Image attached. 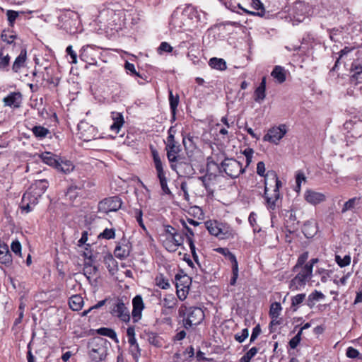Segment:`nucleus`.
Masks as SVG:
<instances>
[{
  "label": "nucleus",
  "instance_id": "nucleus-42",
  "mask_svg": "<svg viewBox=\"0 0 362 362\" xmlns=\"http://www.w3.org/2000/svg\"><path fill=\"white\" fill-rule=\"evenodd\" d=\"M10 57L8 54L6 55L4 54L3 49L0 50V69L5 70L8 69V66L9 65Z\"/></svg>",
  "mask_w": 362,
  "mask_h": 362
},
{
  "label": "nucleus",
  "instance_id": "nucleus-7",
  "mask_svg": "<svg viewBox=\"0 0 362 362\" xmlns=\"http://www.w3.org/2000/svg\"><path fill=\"white\" fill-rule=\"evenodd\" d=\"M122 200L118 197L105 198L98 204L99 212L107 214L111 211H117L122 206Z\"/></svg>",
  "mask_w": 362,
  "mask_h": 362
},
{
  "label": "nucleus",
  "instance_id": "nucleus-47",
  "mask_svg": "<svg viewBox=\"0 0 362 362\" xmlns=\"http://www.w3.org/2000/svg\"><path fill=\"white\" fill-rule=\"evenodd\" d=\"M6 16L9 25L13 26L15 21L19 16V12L13 10H8L6 12Z\"/></svg>",
  "mask_w": 362,
  "mask_h": 362
},
{
  "label": "nucleus",
  "instance_id": "nucleus-31",
  "mask_svg": "<svg viewBox=\"0 0 362 362\" xmlns=\"http://www.w3.org/2000/svg\"><path fill=\"white\" fill-rule=\"evenodd\" d=\"M48 187V182L46 180H37L31 187L34 191L41 197Z\"/></svg>",
  "mask_w": 362,
  "mask_h": 362
},
{
  "label": "nucleus",
  "instance_id": "nucleus-10",
  "mask_svg": "<svg viewBox=\"0 0 362 362\" xmlns=\"http://www.w3.org/2000/svg\"><path fill=\"white\" fill-rule=\"evenodd\" d=\"M287 132L286 126L281 124L279 127H273L268 130L263 137L264 141H269L277 144Z\"/></svg>",
  "mask_w": 362,
  "mask_h": 362
},
{
  "label": "nucleus",
  "instance_id": "nucleus-27",
  "mask_svg": "<svg viewBox=\"0 0 362 362\" xmlns=\"http://www.w3.org/2000/svg\"><path fill=\"white\" fill-rule=\"evenodd\" d=\"M146 335L148 343L155 347L160 348L164 345L163 339L156 333L148 332L146 333Z\"/></svg>",
  "mask_w": 362,
  "mask_h": 362
},
{
  "label": "nucleus",
  "instance_id": "nucleus-26",
  "mask_svg": "<svg viewBox=\"0 0 362 362\" xmlns=\"http://www.w3.org/2000/svg\"><path fill=\"white\" fill-rule=\"evenodd\" d=\"M27 52L26 50L23 49L21 52L20 54L16 58L12 66V70L14 72L18 73L22 67L25 66Z\"/></svg>",
  "mask_w": 362,
  "mask_h": 362
},
{
  "label": "nucleus",
  "instance_id": "nucleus-17",
  "mask_svg": "<svg viewBox=\"0 0 362 362\" xmlns=\"http://www.w3.org/2000/svg\"><path fill=\"white\" fill-rule=\"evenodd\" d=\"M132 250V245L130 243L123 239L119 242L114 250L115 256L120 259L127 257Z\"/></svg>",
  "mask_w": 362,
  "mask_h": 362
},
{
  "label": "nucleus",
  "instance_id": "nucleus-48",
  "mask_svg": "<svg viewBox=\"0 0 362 362\" xmlns=\"http://www.w3.org/2000/svg\"><path fill=\"white\" fill-rule=\"evenodd\" d=\"M305 298V293H299L291 298V305L293 307H297L303 302Z\"/></svg>",
  "mask_w": 362,
  "mask_h": 362
},
{
  "label": "nucleus",
  "instance_id": "nucleus-25",
  "mask_svg": "<svg viewBox=\"0 0 362 362\" xmlns=\"http://www.w3.org/2000/svg\"><path fill=\"white\" fill-rule=\"evenodd\" d=\"M112 119L113 123L110 126V129L117 134L124 122L123 115L119 112H112Z\"/></svg>",
  "mask_w": 362,
  "mask_h": 362
},
{
  "label": "nucleus",
  "instance_id": "nucleus-20",
  "mask_svg": "<svg viewBox=\"0 0 362 362\" xmlns=\"http://www.w3.org/2000/svg\"><path fill=\"white\" fill-rule=\"evenodd\" d=\"M22 100V95L19 92L11 93L6 98H4V102L6 105L18 107L21 105Z\"/></svg>",
  "mask_w": 362,
  "mask_h": 362
},
{
  "label": "nucleus",
  "instance_id": "nucleus-64",
  "mask_svg": "<svg viewBox=\"0 0 362 362\" xmlns=\"http://www.w3.org/2000/svg\"><path fill=\"white\" fill-rule=\"evenodd\" d=\"M158 49L161 52H170L173 50V47L168 42H163L160 45Z\"/></svg>",
  "mask_w": 362,
  "mask_h": 362
},
{
  "label": "nucleus",
  "instance_id": "nucleus-5",
  "mask_svg": "<svg viewBox=\"0 0 362 362\" xmlns=\"http://www.w3.org/2000/svg\"><path fill=\"white\" fill-rule=\"evenodd\" d=\"M152 154H153V162H154V165H155V168H156V173H157V177L159 180L162 191L165 194H170L171 191L170 190V189L168 187V180L165 177V173L163 170V163L160 158L158 153L156 150H154L152 151Z\"/></svg>",
  "mask_w": 362,
  "mask_h": 362
},
{
  "label": "nucleus",
  "instance_id": "nucleus-54",
  "mask_svg": "<svg viewBox=\"0 0 362 362\" xmlns=\"http://www.w3.org/2000/svg\"><path fill=\"white\" fill-rule=\"evenodd\" d=\"M187 242H188V244H189V248H190L192 257H193L194 261L197 262V260H198V255H197V254L196 252V247H195V245L194 244L192 238H191L189 236H187Z\"/></svg>",
  "mask_w": 362,
  "mask_h": 362
},
{
  "label": "nucleus",
  "instance_id": "nucleus-2",
  "mask_svg": "<svg viewBox=\"0 0 362 362\" xmlns=\"http://www.w3.org/2000/svg\"><path fill=\"white\" fill-rule=\"evenodd\" d=\"M42 161L45 164L54 168L59 172L64 173H69L71 172L74 166L69 160H62L57 155L50 152H45L40 155Z\"/></svg>",
  "mask_w": 362,
  "mask_h": 362
},
{
  "label": "nucleus",
  "instance_id": "nucleus-29",
  "mask_svg": "<svg viewBox=\"0 0 362 362\" xmlns=\"http://www.w3.org/2000/svg\"><path fill=\"white\" fill-rule=\"evenodd\" d=\"M69 305L71 310H80L83 305V299L80 295H74L69 298Z\"/></svg>",
  "mask_w": 362,
  "mask_h": 362
},
{
  "label": "nucleus",
  "instance_id": "nucleus-59",
  "mask_svg": "<svg viewBox=\"0 0 362 362\" xmlns=\"http://www.w3.org/2000/svg\"><path fill=\"white\" fill-rule=\"evenodd\" d=\"M270 175L273 177V179L275 180V188L274 189V192H279V188L281 187L282 183L279 180L277 175L274 172H271Z\"/></svg>",
  "mask_w": 362,
  "mask_h": 362
},
{
  "label": "nucleus",
  "instance_id": "nucleus-16",
  "mask_svg": "<svg viewBox=\"0 0 362 362\" xmlns=\"http://www.w3.org/2000/svg\"><path fill=\"white\" fill-rule=\"evenodd\" d=\"M187 11H175L171 16L170 24L175 30H180L185 25L187 20Z\"/></svg>",
  "mask_w": 362,
  "mask_h": 362
},
{
  "label": "nucleus",
  "instance_id": "nucleus-3",
  "mask_svg": "<svg viewBox=\"0 0 362 362\" xmlns=\"http://www.w3.org/2000/svg\"><path fill=\"white\" fill-rule=\"evenodd\" d=\"M180 313H184V326L185 328L191 327L194 325H199L204 318V313L202 308L198 307H181Z\"/></svg>",
  "mask_w": 362,
  "mask_h": 362
},
{
  "label": "nucleus",
  "instance_id": "nucleus-4",
  "mask_svg": "<svg viewBox=\"0 0 362 362\" xmlns=\"http://www.w3.org/2000/svg\"><path fill=\"white\" fill-rule=\"evenodd\" d=\"M295 272L296 273V276L289 283V288L292 291L300 290L304 287L313 276L310 267L303 266Z\"/></svg>",
  "mask_w": 362,
  "mask_h": 362
},
{
  "label": "nucleus",
  "instance_id": "nucleus-60",
  "mask_svg": "<svg viewBox=\"0 0 362 362\" xmlns=\"http://www.w3.org/2000/svg\"><path fill=\"white\" fill-rule=\"evenodd\" d=\"M66 52L68 54L71 56L72 59L71 63L76 64L77 63V55L76 53L73 50L72 46L69 45L66 47Z\"/></svg>",
  "mask_w": 362,
  "mask_h": 362
},
{
  "label": "nucleus",
  "instance_id": "nucleus-13",
  "mask_svg": "<svg viewBox=\"0 0 362 362\" xmlns=\"http://www.w3.org/2000/svg\"><path fill=\"white\" fill-rule=\"evenodd\" d=\"M98 50L95 46L86 45L83 46L81 49L80 59L89 64H96Z\"/></svg>",
  "mask_w": 362,
  "mask_h": 362
},
{
  "label": "nucleus",
  "instance_id": "nucleus-19",
  "mask_svg": "<svg viewBox=\"0 0 362 362\" xmlns=\"http://www.w3.org/2000/svg\"><path fill=\"white\" fill-rule=\"evenodd\" d=\"M228 170H229L228 177L235 178L243 173L245 170L240 161L233 158H228Z\"/></svg>",
  "mask_w": 362,
  "mask_h": 362
},
{
  "label": "nucleus",
  "instance_id": "nucleus-49",
  "mask_svg": "<svg viewBox=\"0 0 362 362\" xmlns=\"http://www.w3.org/2000/svg\"><path fill=\"white\" fill-rule=\"evenodd\" d=\"M1 38L4 42H6L7 44H11L16 38V36L11 34L9 32L4 31L1 35Z\"/></svg>",
  "mask_w": 362,
  "mask_h": 362
},
{
  "label": "nucleus",
  "instance_id": "nucleus-50",
  "mask_svg": "<svg viewBox=\"0 0 362 362\" xmlns=\"http://www.w3.org/2000/svg\"><path fill=\"white\" fill-rule=\"evenodd\" d=\"M303 181H305V176L304 173L302 172H298V173L296 174V190L297 192L300 191V187H301V183Z\"/></svg>",
  "mask_w": 362,
  "mask_h": 362
},
{
  "label": "nucleus",
  "instance_id": "nucleus-57",
  "mask_svg": "<svg viewBox=\"0 0 362 362\" xmlns=\"http://www.w3.org/2000/svg\"><path fill=\"white\" fill-rule=\"evenodd\" d=\"M346 355L348 358H356L358 356L359 351L357 349L349 346L346 349Z\"/></svg>",
  "mask_w": 362,
  "mask_h": 362
},
{
  "label": "nucleus",
  "instance_id": "nucleus-38",
  "mask_svg": "<svg viewBox=\"0 0 362 362\" xmlns=\"http://www.w3.org/2000/svg\"><path fill=\"white\" fill-rule=\"evenodd\" d=\"M228 260L230 263L231 273H239L238 262L235 255L228 250Z\"/></svg>",
  "mask_w": 362,
  "mask_h": 362
},
{
  "label": "nucleus",
  "instance_id": "nucleus-32",
  "mask_svg": "<svg viewBox=\"0 0 362 362\" xmlns=\"http://www.w3.org/2000/svg\"><path fill=\"white\" fill-rule=\"evenodd\" d=\"M252 7L256 10H261L258 12H254V11H249L247 10H244L245 12L250 13L252 16H258L262 17L264 15V9L263 7L262 3L260 1V0H252Z\"/></svg>",
  "mask_w": 362,
  "mask_h": 362
},
{
  "label": "nucleus",
  "instance_id": "nucleus-1",
  "mask_svg": "<svg viewBox=\"0 0 362 362\" xmlns=\"http://www.w3.org/2000/svg\"><path fill=\"white\" fill-rule=\"evenodd\" d=\"M108 341L102 337L91 339L88 344V355L93 361H101L107 356Z\"/></svg>",
  "mask_w": 362,
  "mask_h": 362
},
{
  "label": "nucleus",
  "instance_id": "nucleus-55",
  "mask_svg": "<svg viewBox=\"0 0 362 362\" xmlns=\"http://www.w3.org/2000/svg\"><path fill=\"white\" fill-rule=\"evenodd\" d=\"M98 271V269L95 266H86L83 269L84 274L87 276L88 279L90 278V275L95 274Z\"/></svg>",
  "mask_w": 362,
  "mask_h": 362
},
{
  "label": "nucleus",
  "instance_id": "nucleus-46",
  "mask_svg": "<svg viewBox=\"0 0 362 362\" xmlns=\"http://www.w3.org/2000/svg\"><path fill=\"white\" fill-rule=\"evenodd\" d=\"M156 285L162 289H167L170 287V284L162 275L156 278Z\"/></svg>",
  "mask_w": 362,
  "mask_h": 362
},
{
  "label": "nucleus",
  "instance_id": "nucleus-12",
  "mask_svg": "<svg viewBox=\"0 0 362 362\" xmlns=\"http://www.w3.org/2000/svg\"><path fill=\"white\" fill-rule=\"evenodd\" d=\"M162 242L163 245L168 251L174 252L180 246L182 245L184 243V234L180 233L170 237H165L163 239Z\"/></svg>",
  "mask_w": 362,
  "mask_h": 362
},
{
  "label": "nucleus",
  "instance_id": "nucleus-30",
  "mask_svg": "<svg viewBox=\"0 0 362 362\" xmlns=\"http://www.w3.org/2000/svg\"><path fill=\"white\" fill-rule=\"evenodd\" d=\"M209 65L211 69L223 71L226 69V62L223 59L212 57L209 61Z\"/></svg>",
  "mask_w": 362,
  "mask_h": 362
},
{
  "label": "nucleus",
  "instance_id": "nucleus-22",
  "mask_svg": "<svg viewBox=\"0 0 362 362\" xmlns=\"http://www.w3.org/2000/svg\"><path fill=\"white\" fill-rule=\"evenodd\" d=\"M266 77H263L259 86L255 89L254 93V99L258 103H261L266 97Z\"/></svg>",
  "mask_w": 362,
  "mask_h": 362
},
{
  "label": "nucleus",
  "instance_id": "nucleus-62",
  "mask_svg": "<svg viewBox=\"0 0 362 362\" xmlns=\"http://www.w3.org/2000/svg\"><path fill=\"white\" fill-rule=\"evenodd\" d=\"M188 293V289L187 288H177V296L180 300H184L187 298V295Z\"/></svg>",
  "mask_w": 362,
  "mask_h": 362
},
{
  "label": "nucleus",
  "instance_id": "nucleus-34",
  "mask_svg": "<svg viewBox=\"0 0 362 362\" xmlns=\"http://www.w3.org/2000/svg\"><path fill=\"white\" fill-rule=\"evenodd\" d=\"M32 132L33 134L39 139H44L49 134L48 129L40 125L33 127Z\"/></svg>",
  "mask_w": 362,
  "mask_h": 362
},
{
  "label": "nucleus",
  "instance_id": "nucleus-9",
  "mask_svg": "<svg viewBox=\"0 0 362 362\" xmlns=\"http://www.w3.org/2000/svg\"><path fill=\"white\" fill-rule=\"evenodd\" d=\"M165 150L167 151V157L170 163V168L173 170H177L179 165L181 164V157L179 155L180 152V146L177 143L167 144L165 146Z\"/></svg>",
  "mask_w": 362,
  "mask_h": 362
},
{
  "label": "nucleus",
  "instance_id": "nucleus-24",
  "mask_svg": "<svg viewBox=\"0 0 362 362\" xmlns=\"http://www.w3.org/2000/svg\"><path fill=\"white\" fill-rule=\"evenodd\" d=\"M351 71L354 72L353 75L351 76V81L352 82H357L358 80L361 79L362 75V61L359 62L358 60L354 61L351 64Z\"/></svg>",
  "mask_w": 362,
  "mask_h": 362
},
{
  "label": "nucleus",
  "instance_id": "nucleus-6",
  "mask_svg": "<svg viewBox=\"0 0 362 362\" xmlns=\"http://www.w3.org/2000/svg\"><path fill=\"white\" fill-rule=\"evenodd\" d=\"M110 313L113 317L118 318L124 323H128L130 321L131 315L129 308L122 299H117L112 304Z\"/></svg>",
  "mask_w": 362,
  "mask_h": 362
},
{
  "label": "nucleus",
  "instance_id": "nucleus-41",
  "mask_svg": "<svg viewBox=\"0 0 362 362\" xmlns=\"http://www.w3.org/2000/svg\"><path fill=\"white\" fill-rule=\"evenodd\" d=\"M98 333L102 336H106L110 337V339L117 340V334L112 329L105 327L100 328L98 329Z\"/></svg>",
  "mask_w": 362,
  "mask_h": 362
},
{
  "label": "nucleus",
  "instance_id": "nucleus-44",
  "mask_svg": "<svg viewBox=\"0 0 362 362\" xmlns=\"http://www.w3.org/2000/svg\"><path fill=\"white\" fill-rule=\"evenodd\" d=\"M115 237V230L113 228H105L100 235L98 238H104L106 240L113 239Z\"/></svg>",
  "mask_w": 362,
  "mask_h": 362
},
{
  "label": "nucleus",
  "instance_id": "nucleus-45",
  "mask_svg": "<svg viewBox=\"0 0 362 362\" xmlns=\"http://www.w3.org/2000/svg\"><path fill=\"white\" fill-rule=\"evenodd\" d=\"M129 351L135 360H138V358L141 356V349L139 346V344L129 345Z\"/></svg>",
  "mask_w": 362,
  "mask_h": 362
},
{
  "label": "nucleus",
  "instance_id": "nucleus-37",
  "mask_svg": "<svg viewBox=\"0 0 362 362\" xmlns=\"http://www.w3.org/2000/svg\"><path fill=\"white\" fill-rule=\"evenodd\" d=\"M325 298V296L321 292L315 290L308 296V305H314L315 301H319Z\"/></svg>",
  "mask_w": 362,
  "mask_h": 362
},
{
  "label": "nucleus",
  "instance_id": "nucleus-43",
  "mask_svg": "<svg viewBox=\"0 0 362 362\" xmlns=\"http://www.w3.org/2000/svg\"><path fill=\"white\" fill-rule=\"evenodd\" d=\"M169 102L172 112L175 113L179 103V96L174 95L172 90H169Z\"/></svg>",
  "mask_w": 362,
  "mask_h": 362
},
{
  "label": "nucleus",
  "instance_id": "nucleus-39",
  "mask_svg": "<svg viewBox=\"0 0 362 362\" xmlns=\"http://www.w3.org/2000/svg\"><path fill=\"white\" fill-rule=\"evenodd\" d=\"M281 309V305L279 303H273L271 305L269 310V315L271 318H278Z\"/></svg>",
  "mask_w": 362,
  "mask_h": 362
},
{
  "label": "nucleus",
  "instance_id": "nucleus-56",
  "mask_svg": "<svg viewBox=\"0 0 362 362\" xmlns=\"http://www.w3.org/2000/svg\"><path fill=\"white\" fill-rule=\"evenodd\" d=\"M253 153H254V151L252 148H247L244 150L243 154L245 156L246 165H249L250 163H251Z\"/></svg>",
  "mask_w": 362,
  "mask_h": 362
},
{
  "label": "nucleus",
  "instance_id": "nucleus-28",
  "mask_svg": "<svg viewBox=\"0 0 362 362\" xmlns=\"http://www.w3.org/2000/svg\"><path fill=\"white\" fill-rule=\"evenodd\" d=\"M267 181L265 180V189H264L265 192H264V194H265L267 205L268 209H269L271 210H274L276 206V202L278 201V199L280 197V193L274 192L273 194L271 197L268 196L267 194Z\"/></svg>",
  "mask_w": 362,
  "mask_h": 362
},
{
  "label": "nucleus",
  "instance_id": "nucleus-53",
  "mask_svg": "<svg viewBox=\"0 0 362 362\" xmlns=\"http://www.w3.org/2000/svg\"><path fill=\"white\" fill-rule=\"evenodd\" d=\"M257 173L262 177H266L270 175L271 173H268L265 174V165L263 161H259L257 165Z\"/></svg>",
  "mask_w": 362,
  "mask_h": 362
},
{
  "label": "nucleus",
  "instance_id": "nucleus-40",
  "mask_svg": "<svg viewBox=\"0 0 362 362\" xmlns=\"http://www.w3.org/2000/svg\"><path fill=\"white\" fill-rule=\"evenodd\" d=\"M335 261L340 267L348 266L351 263V256L347 255L341 257L340 255H335Z\"/></svg>",
  "mask_w": 362,
  "mask_h": 362
},
{
  "label": "nucleus",
  "instance_id": "nucleus-61",
  "mask_svg": "<svg viewBox=\"0 0 362 362\" xmlns=\"http://www.w3.org/2000/svg\"><path fill=\"white\" fill-rule=\"evenodd\" d=\"M261 333V328L259 325L255 326L253 329L250 337V341H254Z\"/></svg>",
  "mask_w": 362,
  "mask_h": 362
},
{
  "label": "nucleus",
  "instance_id": "nucleus-14",
  "mask_svg": "<svg viewBox=\"0 0 362 362\" xmlns=\"http://www.w3.org/2000/svg\"><path fill=\"white\" fill-rule=\"evenodd\" d=\"M205 226L211 235L218 237L219 239L225 238V226L222 223L215 220H209L205 222Z\"/></svg>",
  "mask_w": 362,
  "mask_h": 362
},
{
  "label": "nucleus",
  "instance_id": "nucleus-63",
  "mask_svg": "<svg viewBox=\"0 0 362 362\" xmlns=\"http://www.w3.org/2000/svg\"><path fill=\"white\" fill-rule=\"evenodd\" d=\"M317 272L321 276V281L325 283L329 277V272L325 269H318Z\"/></svg>",
  "mask_w": 362,
  "mask_h": 362
},
{
  "label": "nucleus",
  "instance_id": "nucleus-51",
  "mask_svg": "<svg viewBox=\"0 0 362 362\" xmlns=\"http://www.w3.org/2000/svg\"><path fill=\"white\" fill-rule=\"evenodd\" d=\"M301 340V331H299L297 334L293 337L289 341V346L291 349H296Z\"/></svg>",
  "mask_w": 362,
  "mask_h": 362
},
{
  "label": "nucleus",
  "instance_id": "nucleus-58",
  "mask_svg": "<svg viewBox=\"0 0 362 362\" xmlns=\"http://www.w3.org/2000/svg\"><path fill=\"white\" fill-rule=\"evenodd\" d=\"M248 337V329H243L241 332V334H236L235 335V339L240 343L243 342L247 337Z\"/></svg>",
  "mask_w": 362,
  "mask_h": 362
},
{
  "label": "nucleus",
  "instance_id": "nucleus-36",
  "mask_svg": "<svg viewBox=\"0 0 362 362\" xmlns=\"http://www.w3.org/2000/svg\"><path fill=\"white\" fill-rule=\"evenodd\" d=\"M308 259V252H305L302 253L298 258L296 265L293 268V272H298L299 269H301L305 264Z\"/></svg>",
  "mask_w": 362,
  "mask_h": 362
},
{
  "label": "nucleus",
  "instance_id": "nucleus-23",
  "mask_svg": "<svg viewBox=\"0 0 362 362\" xmlns=\"http://www.w3.org/2000/svg\"><path fill=\"white\" fill-rule=\"evenodd\" d=\"M287 71L281 66H275L271 73V76L279 83H283L286 79Z\"/></svg>",
  "mask_w": 362,
  "mask_h": 362
},
{
  "label": "nucleus",
  "instance_id": "nucleus-21",
  "mask_svg": "<svg viewBox=\"0 0 362 362\" xmlns=\"http://www.w3.org/2000/svg\"><path fill=\"white\" fill-rule=\"evenodd\" d=\"M0 263L6 266H9L12 263V256L8 245L5 243H0Z\"/></svg>",
  "mask_w": 362,
  "mask_h": 362
},
{
  "label": "nucleus",
  "instance_id": "nucleus-52",
  "mask_svg": "<svg viewBox=\"0 0 362 362\" xmlns=\"http://www.w3.org/2000/svg\"><path fill=\"white\" fill-rule=\"evenodd\" d=\"M11 248L13 252L18 256H21V245L18 240H14L11 245Z\"/></svg>",
  "mask_w": 362,
  "mask_h": 362
},
{
  "label": "nucleus",
  "instance_id": "nucleus-33",
  "mask_svg": "<svg viewBox=\"0 0 362 362\" xmlns=\"http://www.w3.org/2000/svg\"><path fill=\"white\" fill-rule=\"evenodd\" d=\"M177 300L176 298L172 295H166L163 300V305L165 308L168 309H173L176 307Z\"/></svg>",
  "mask_w": 362,
  "mask_h": 362
},
{
  "label": "nucleus",
  "instance_id": "nucleus-8",
  "mask_svg": "<svg viewBox=\"0 0 362 362\" xmlns=\"http://www.w3.org/2000/svg\"><path fill=\"white\" fill-rule=\"evenodd\" d=\"M40 197L33 188H29L23 195L21 201V209L26 213L31 211L34 206L38 203Z\"/></svg>",
  "mask_w": 362,
  "mask_h": 362
},
{
  "label": "nucleus",
  "instance_id": "nucleus-18",
  "mask_svg": "<svg viewBox=\"0 0 362 362\" xmlns=\"http://www.w3.org/2000/svg\"><path fill=\"white\" fill-rule=\"evenodd\" d=\"M305 200L312 205H317L326 200V195L313 189H307L304 193Z\"/></svg>",
  "mask_w": 362,
  "mask_h": 362
},
{
  "label": "nucleus",
  "instance_id": "nucleus-35",
  "mask_svg": "<svg viewBox=\"0 0 362 362\" xmlns=\"http://www.w3.org/2000/svg\"><path fill=\"white\" fill-rule=\"evenodd\" d=\"M360 202V198L354 197L346 202L341 209V213L344 214L347 211L352 210L355 208L356 205Z\"/></svg>",
  "mask_w": 362,
  "mask_h": 362
},
{
  "label": "nucleus",
  "instance_id": "nucleus-15",
  "mask_svg": "<svg viewBox=\"0 0 362 362\" xmlns=\"http://www.w3.org/2000/svg\"><path fill=\"white\" fill-rule=\"evenodd\" d=\"M133 309L132 316L134 323L138 322L142 317V311L144 309V303L142 297L136 296L132 300Z\"/></svg>",
  "mask_w": 362,
  "mask_h": 362
},
{
  "label": "nucleus",
  "instance_id": "nucleus-11",
  "mask_svg": "<svg viewBox=\"0 0 362 362\" xmlns=\"http://www.w3.org/2000/svg\"><path fill=\"white\" fill-rule=\"evenodd\" d=\"M80 136L84 141H90L98 138V130L88 122L81 121L78 124Z\"/></svg>",
  "mask_w": 362,
  "mask_h": 362
}]
</instances>
